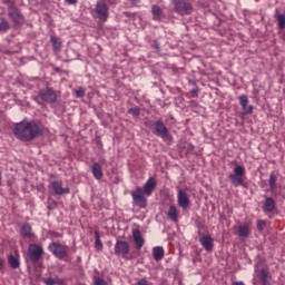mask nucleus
I'll return each mask as SVG.
<instances>
[{"instance_id": "1", "label": "nucleus", "mask_w": 285, "mask_h": 285, "mask_svg": "<svg viewBox=\"0 0 285 285\" xmlns=\"http://www.w3.org/2000/svg\"><path fill=\"white\" fill-rule=\"evenodd\" d=\"M46 132V126L39 120H22L14 125L13 135L20 141H35Z\"/></svg>"}, {"instance_id": "2", "label": "nucleus", "mask_w": 285, "mask_h": 285, "mask_svg": "<svg viewBox=\"0 0 285 285\" xmlns=\"http://www.w3.org/2000/svg\"><path fill=\"white\" fill-rule=\"evenodd\" d=\"M33 101L43 106L45 104H57V91L55 89L47 87L46 89H40L38 96L33 97Z\"/></svg>"}, {"instance_id": "3", "label": "nucleus", "mask_w": 285, "mask_h": 285, "mask_svg": "<svg viewBox=\"0 0 285 285\" xmlns=\"http://www.w3.org/2000/svg\"><path fill=\"white\" fill-rule=\"evenodd\" d=\"M8 14L9 19H11L13 23V28L19 29L21 26H23V23H26V17L14 4L9 6Z\"/></svg>"}, {"instance_id": "4", "label": "nucleus", "mask_w": 285, "mask_h": 285, "mask_svg": "<svg viewBox=\"0 0 285 285\" xmlns=\"http://www.w3.org/2000/svg\"><path fill=\"white\" fill-rule=\"evenodd\" d=\"M174 6V12L180 14V17H186V14H193V3L190 0H171Z\"/></svg>"}, {"instance_id": "5", "label": "nucleus", "mask_w": 285, "mask_h": 285, "mask_svg": "<svg viewBox=\"0 0 285 285\" xmlns=\"http://www.w3.org/2000/svg\"><path fill=\"white\" fill-rule=\"evenodd\" d=\"M48 250L52 253L57 259H67L69 247L59 242H52L48 246Z\"/></svg>"}, {"instance_id": "6", "label": "nucleus", "mask_w": 285, "mask_h": 285, "mask_svg": "<svg viewBox=\"0 0 285 285\" xmlns=\"http://www.w3.org/2000/svg\"><path fill=\"white\" fill-rule=\"evenodd\" d=\"M245 173H246V170L244 169V166L237 165L234 168V174L229 175L230 183L233 184V186H235V188H237L239 186H244V174Z\"/></svg>"}, {"instance_id": "7", "label": "nucleus", "mask_w": 285, "mask_h": 285, "mask_svg": "<svg viewBox=\"0 0 285 285\" xmlns=\"http://www.w3.org/2000/svg\"><path fill=\"white\" fill-rule=\"evenodd\" d=\"M131 197L135 206H138V208H146L148 206V199L141 187H137L136 190L131 191Z\"/></svg>"}, {"instance_id": "8", "label": "nucleus", "mask_w": 285, "mask_h": 285, "mask_svg": "<svg viewBox=\"0 0 285 285\" xmlns=\"http://www.w3.org/2000/svg\"><path fill=\"white\" fill-rule=\"evenodd\" d=\"M28 257L32 264H37L43 257V247L39 244H30L28 247Z\"/></svg>"}, {"instance_id": "9", "label": "nucleus", "mask_w": 285, "mask_h": 285, "mask_svg": "<svg viewBox=\"0 0 285 285\" xmlns=\"http://www.w3.org/2000/svg\"><path fill=\"white\" fill-rule=\"evenodd\" d=\"M95 12L100 21H108L110 14L108 4L104 0H98L95 7Z\"/></svg>"}, {"instance_id": "10", "label": "nucleus", "mask_w": 285, "mask_h": 285, "mask_svg": "<svg viewBox=\"0 0 285 285\" xmlns=\"http://www.w3.org/2000/svg\"><path fill=\"white\" fill-rule=\"evenodd\" d=\"M153 132L154 135H156V137H160L161 139H168L169 137L168 128L166 127V125H164V121L161 120L154 122Z\"/></svg>"}, {"instance_id": "11", "label": "nucleus", "mask_w": 285, "mask_h": 285, "mask_svg": "<svg viewBox=\"0 0 285 285\" xmlns=\"http://www.w3.org/2000/svg\"><path fill=\"white\" fill-rule=\"evenodd\" d=\"M114 250L115 255H121V257H126V255L130 253V245L126 240H117Z\"/></svg>"}, {"instance_id": "12", "label": "nucleus", "mask_w": 285, "mask_h": 285, "mask_svg": "<svg viewBox=\"0 0 285 285\" xmlns=\"http://www.w3.org/2000/svg\"><path fill=\"white\" fill-rule=\"evenodd\" d=\"M177 204L180 208H183V210H186V208L190 206V198L188 197V194L184 189L178 190Z\"/></svg>"}, {"instance_id": "13", "label": "nucleus", "mask_w": 285, "mask_h": 285, "mask_svg": "<svg viewBox=\"0 0 285 285\" xmlns=\"http://www.w3.org/2000/svg\"><path fill=\"white\" fill-rule=\"evenodd\" d=\"M157 188V180L154 177L148 178V180L144 184L141 190L146 195V197H150L155 189Z\"/></svg>"}, {"instance_id": "14", "label": "nucleus", "mask_w": 285, "mask_h": 285, "mask_svg": "<svg viewBox=\"0 0 285 285\" xmlns=\"http://www.w3.org/2000/svg\"><path fill=\"white\" fill-rule=\"evenodd\" d=\"M51 188L55 195H70V187H63L61 180H53L51 183Z\"/></svg>"}, {"instance_id": "15", "label": "nucleus", "mask_w": 285, "mask_h": 285, "mask_svg": "<svg viewBox=\"0 0 285 285\" xmlns=\"http://www.w3.org/2000/svg\"><path fill=\"white\" fill-rule=\"evenodd\" d=\"M199 242L203 246V248L207 252V253H213V246H214V239L213 236H210V234L207 235H203L199 238Z\"/></svg>"}, {"instance_id": "16", "label": "nucleus", "mask_w": 285, "mask_h": 285, "mask_svg": "<svg viewBox=\"0 0 285 285\" xmlns=\"http://www.w3.org/2000/svg\"><path fill=\"white\" fill-rule=\"evenodd\" d=\"M236 230L238 237H243L244 239H246L250 235V225H248V223L238 225L236 227Z\"/></svg>"}, {"instance_id": "17", "label": "nucleus", "mask_w": 285, "mask_h": 285, "mask_svg": "<svg viewBox=\"0 0 285 285\" xmlns=\"http://www.w3.org/2000/svg\"><path fill=\"white\" fill-rule=\"evenodd\" d=\"M20 235L22 237H26L27 239H32V237H35V233L32 232V226L30 225V223H24L21 226Z\"/></svg>"}, {"instance_id": "18", "label": "nucleus", "mask_w": 285, "mask_h": 285, "mask_svg": "<svg viewBox=\"0 0 285 285\" xmlns=\"http://www.w3.org/2000/svg\"><path fill=\"white\" fill-rule=\"evenodd\" d=\"M275 208H276L275 199H273L271 197H266L265 203L263 205V213H265V214L273 213V210H275Z\"/></svg>"}, {"instance_id": "19", "label": "nucleus", "mask_w": 285, "mask_h": 285, "mask_svg": "<svg viewBox=\"0 0 285 285\" xmlns=\"http://www.w3.org/2000/svg\"><path fill=\"white\" fill-rule=\"evenodd\" d=\"M134 242L136 244L137 250H141L144 247V237L141 236V232L139 229H136L132 232Z\"/></svg>"}, {"instance_id": "20", "label": "nucleus", "mask_w": 285, "mask_h": 285, "mask_svg": "<svg viewBox=\"0 0 285 285\" xmlns=\"http://www.w3.org/2000/svg\"><path fill=\"white\" fill-rule=\"evenodd\" d=\"M91 173L95 179H101L104 177V171L101 170V165L99 163H94L91 166Z\"/></svg>"}, {"instance_id": "21", "label": "nucleus", "mask_w": 285, "mask_h": 285, "mask_svg": "<svg viewBox=\"0 0 285 285\" xmlns=\"http://www.w3.org/2000/svg\"><path fill=\"white\" fill-rule=\"evenodd\" d=\"M165 250L161 246H156L153 248V257L156 262H161L164 259Z\"/></svg>"}, {"instance_id": "22", "label": "nucleus", "mask_w": 285, "mask_h": 285, "mask_svg": "<svg viewBox=\"0 0 285 285\" xmlns=\"http://www.w3.org/2000/svg\"><path fill=\"white\" fill-rule=\"evenodd\" d=\"M274 18L277 21V26H278L279 30H284V28H285V16H284V13H279V9H276L275 13H274Z\"/></svg>"}, {"instance_id": "23", "label": "nucleus", "mask_w": 285, "mask_h": 285, "mask_svg": "<svg viewBox=\"0 0 285 285\" xmlns=\"http://www.w3.org/2000/svg\"><path fill=\"white\" fill-rule=\"evenodd\" d=\"M8 264L10 268L17 269L21 266V261H19V256L9 255L8 256Z\"/></svg>"}, {"instance_id": "24", "label": "nucleus", "mask_w": 285, "mask_h": 285, "mask_svg": "<svg viewBox=\"0 0 285 285\" xmlns=\"http://www.w3.org/2000/svg\"><path fill=\"white\" fill-rule=\"evenodd\" d=\"M167 217H169V219L171 222H177V219H179V212L177 210L176 206H170L167 213Z\"/></svg>"}, {"instance_id": "25", "label": "nucleus", "mask_w": 285, "mask_h": 285, "mask_svg": "<svg viewBox=\"0 0 285 285\" xmlns=\"http://www.w3.org/2000/svg\"><path fill=\"white\" fill-rule=\"evenodd\" d=\"M268 185L271 190H276L277 188V174L275 171H272L269 174Z\"/></svg>"}, {"instance_id": "26", "label": "nucleus", "mask_w": 285, "mask_h": 285, "mask_svg": "<svg viewBox=\"0 0 285 285\" xmlns=\"http://www.w3.org/2000/svg\"><path fill=\"white\" fill-rule=\"evenodd\" d=\"M151 12L154 14V21H159L161 19V8L157 4L151 7Z\"/></svg>"}, {"instance_id": "27", "label": "nucleus", "mask_w": 285, "mask_h": 285, "mask_svg": "<svg viewBox=\"0 0 285 285\" xmlns=\"http://www.w3.org/2000/svg\"><path fill=\"white\" fill-rule=\"evenodd\" d=\"M95 248L96 250H104V244L101 243L99 232H95Z\"/></svg>"}, {"instance_id": "28", "label": "nucleus", "mask_w": 285, "mask_h": 285, "mask_svg": "<svg viewBox=\"0 0 285 285\" xmlns=\"http://www.w3.org/2000/svg\"><path fill=\"white\" fill-rule=\"evenodd\" d=\"M8 30H10V22L2 18L0 20V32H8Z\"/></svg>"}, {"instance_id": "29", "label": "nucleus", "mask_w": 285, "mask_h": 285, "mask_svg": "<svg viewBox=\"0 0 285 285\" xmlns=\"http://www.w3.org/2000/svg\"><path fill=\"white\" fill-rule=\"evenodd\" d=\"M50 41L55 50H61V41H59V38L57 36H51Z\"/></svg>"}, {"instance_id": "30", "label": "nucleus", "mask_w": 285, "mask_h": 285, "mask_svg": "<svg viewBox=\"0 0 285 285\" xmlns=\"http://www.w3.org/2000/svg\"><path fill=\"white\" fill-rule=\"evenodd\" d=\"M261 279L263 285H271L268 281V272L266 269H261Z\"/></svg>"}, {"instance_id": "31", "label": "nucleus", "mask_w": 285, "mask_h": 285, "mask_svg": "<svg viewBox=\"0 0 285 285\" xmlns=\"http://www.w3.org/2000/svg\"><path fill=\"white\" fill-rule=\"evenodd\" d=\"M128 115H131L132 117H139V115H141V108L139 107H132L130 109H128Z\"/></svg>"}, {"instance_id": "32", "label": "nucleus", "mask_w": 285, "mask_h": 285, "mask_svg": "<svg viewBox=\"0 0 285 285\" xmlns=\"http://www.w3.org/2000/svg\"><path fill=\"white\" fill-rule=\"evenodd\" d=\"M242 110H244V115H253V105H243Z\"/></svg>"}, {"instance_id": "33", "label": "nucleus", "mask_w": 285, "mask_h": 285, "mask_svg": "<svg viewBox=\"0 0 285 285\" xmlns=\"http://www.w3.org/2000/svg\"><path fill=\"white\" fill-rule=\"evenodd\" d=\"M238 100H239V105L240 106H248V96L246 95H240L238 97Z\"/></svg>"}, {"instance_id": "34", "label": "nucleus", "mask_w": 285, "mask_h": 285, "mask_svg": "<svg viewBox=\"0 0 285 285\" xmlns=\"http://www.w3.org/2000/svg\"><path fill=\"white\" fill-rule=\"evenodd\" d=\"M256 227L259 233H263L264 228H266V220H257Z\"/></svg>"}, {"instance_id": "35", "label": "nucleus", "mask_w": 285, "mask_h": 285, "mask_svg": "<svg viewBox=\"0 0 285 285\" xmlns=\"http://www.w3.org/2000/svg\"><path fill=\"white\" fill-rule=\"evenodd\" d=\"M42 282L46 285H55V284H57V278L47 277V278H42Z\"/></svg>"}, {"instance_id": "36", "label": "nucleus", "mask_w": 285, "mask_h": 285, "mask_svg": "<svg viewBox=\"0 0 285 285\" xmlns=\"http://www.w3.org/2000/svg\"><path fill=\"white\" fill-rule=\"evenodd\" d=\"M76 97L78 99H81V97H86V90H83L82 87H79L78 90H76Z\"/></svg>"}, {"instance_id": "37", "label": "nucleus", "mask_w": 285, "mask_h": 285, "mask_svg": "<svg viewBox=\"0 0 285 285\" xmlns=\"http://www.w3.org/2000/svg\"><path fill=\"white\" fill-rule=\"evenodd\" d=\"M94 285H108V283L101 277H95Z\"/></svg>"}, {"instance_id": "38", "label": "nucleus", "mask_w": 285, "mask_h": 285, "mask_svg": "<svg viewBox=\"0 0 285 285\" xmlns=\"http://www.w3.org/2000/svg\"><path fill=\"white\" fill-rule=\"evenodd\" d=\"M151 47L154 48V50H156V52H159V50H161V48L159 47V42H157V41H154Z\"/></svg>"}, {"instance_id": "39", "label": "nucleus", "mask_w": 285, "mask_h": 285, "mask_svg": "<svg viewBox=\"0 0 285 285\" xmlns=\"http://www.w3.org/2000/svg\"><path fill=\"white\" fill-rule=\"evenodd\" d=\"M136 285H148V281H146V278H141L137 282Z\"/></svg>"}, {"instance_id": "40", "label": "nucleus", "mask_w": 285, "mask_h": 285, "mask_svg": "<svg viewBox=\"0 0 285 285\" xmlns=\"http://www.w3.org/2000/svg\"><path fill=\"white\" fill-rule=\"evenodd\" d=\"M56 284L66 285V281H63V278H56Z\"/></svg>"}, {"instance_id": "41", "label": "nucleus", "mask_w": 285, "mask_h": 285, "mask_svg": "<svg viewBox=\"0 0 285 285\" xmlns=\"http://www.w3.org/2000/svg\"><path fill=\"white\" fill-rule=\"evenodd\" d=\"M105 3H108L109 6H116L117 0H104Z\"/></svg>"}, {"instance_id": "42", "label": "nucleus", "mask_w": 285, "mask_h": 285, "mask_svg": "<svg viewBox=\"0 0 285 285\" xmlns=\"http://www.w3.org/2000/svg\"><path fill=\"white\" fill-rule=\"evenodd\" d=\"M69 6H77V0H66Z\"/></svg>"}, {"instance_id": "43", "label": "nucleus", "mask_w": 285, "mask_h": 285, "mask_svg": "<svg viewBox=\"0 0 285 285\" xmlns=\"http://www.w3.org/2000/svg\"><path fill=\"white\" fill-rule=\"evenodd\" d=\"M197 92H199V89H198V88H194V89L191 90V95H197Z\"/></svg>"}, {"instance_id": "44", "label": "nucleus", "mask_w": 285, "mask_h": 285, "mask_svg": "<svg viewBox=\"0 0 285 285\" xmlns=\"http://www.w3.org/2000/svg\"><path fill=\"white\" fill-rule=\"evenodd\" d=\"M232 285H245V284H244V282L239 281V282L232 283Z\"/></svg>"}, {"instance_id": "45", "label": "nucleus", "mask_w": 285, "mask_h": 285, "mask_svg": "<svg viewBox=\"0 0 285 285\" xmlns=\"http://www.w3.org/2000/svg\"><path fill=\"white\" fill-rule=\"evenodd\" d=\"M129 1H131V3H137V1H139V0H129Z\"/></svg>"}, {"instance_id": "46", "label": "nucleus", "mask_w": 285, "mask_h": 285, "mask_svg": "<svg viewBox=\"0 0 285 285\" xmlns=\"http://www.w3.org/2000/svg\"><path fill=\"white\" fill-rule=\"evenodd\" d=\"M254 285H257V284L254 283Z\"/></svg>"}]
</instances>
